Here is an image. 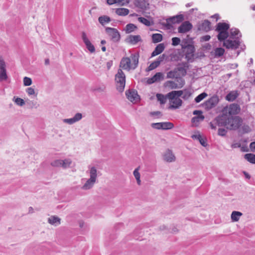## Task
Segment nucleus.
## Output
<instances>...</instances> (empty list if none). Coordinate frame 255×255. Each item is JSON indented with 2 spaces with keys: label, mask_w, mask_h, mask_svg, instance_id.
<instances>
[{
  "label": "nucleus",
  "mask_w": 255,
  "mask_h": 255,
  "mask_svg": "<svg viewBox=\"0 0 255 255\" xmlns=\"http://www.w3.org/2000/svg\"><path fill=\"white\" fill-rule=\"evenodd\" d=\"M227 131L225 128H219L218 131V134L220 136H224L227 134Z\"/></svg>",
  "instance_id": "603ef678"
},
{
  "label": "nucleus",
  "mask_w": 255,
  "mask_h": 255,
  "mask_svg": "<svg viewBox=\"0 0 255 255\" xmlns=\"http://www.w3.org/2000/svg\"><path fill=\"white\" fill-rule=\"evenodd\" d=\"M210 38H211V37L210 35H204V36H202L200 38V41L201 42L207 41H209L210 39Z\"/></svg>",
  "instance_id": "13d9d810"
},
{
  "label": "nucleus",
  "mask_w": 255,
  "mask_h": 255,
  "mask_svg": "<svg viewBox=\"0 0 255 255\" xmlns=\"http://www.w3.org/2000/svg\"><path fill=\"white\" fill-rule=\"evenodd\" d=\"M162 35L159 33H154L152 35V40L153 43H158L162 40Z\"/></svg>",
  "instance_id": "473e14b6"
},
{
  "label": "nucleus",
  "mask_w": 255,
  "mask_h": 255,
  "mask_svg": "<svg viewBox=\"0 0 255 255\" xmlns=\"http://www.w3.org/2000/svg\"><path fill=\"white\" fill-rule=\"evenodd\" d=\"M32 84V80L31 78L25 77L23 78V85L25 86H28Z\"/></svg>",
  "instance_id": "09e8293b"
},
{
  "label": "nucleus",
  "mask_w": 255,
  "mask_h": 255,
  "mask_svg": "<svg viewBox=\"0 0 255 255\" xmlns=\"http://www.w3.org/2000/svg\"><path fill=\"white\" fill-rule=\"evenodd\" d=\"M134 4L135 6L142 9H145L149 5L146 0H135Z\"/></svg>",
  "instance_id": "4be33fe9"
},
{
  "label": "nucleus",
  "mask_w": 255,
  "mask_h": 255,
  "mask_svg": "<svg viewBox=\"0 0 255 255\" xmlns=\"http://www.w3.org/2000/svg\"><path fill=\"white\" fill-rule=\"evenodd\" d=\"M243 214L239 211H233L231 214V219L233 222H237L239 220Z\"/></svg>",
  "instance_id": "c85d7f7f"
},
{
  "label": "nucleus",
  "mask_w": 255,
  "mask_h": 255,
  "mask_svg": "<svg viewBox=\"0 0 255 255\" xmlns=\"http://www.w3.org/2000/svg\"><path fill=\"white\" fill-rule=\"evenodd\" d=\"M138 64V56L132 54L131 59L128 57H124L120 62V67L124 70L129 71L130 69H135Z\"/></svg>",
  "instance_id": "7ed1b4c3"
},
{
  "label": "nucleus",
  "mask_w": 255,
  "mask_h": 255,
  "mask_svg": "<svg viewBox=\"0 0 255 255\" xmlns=\"http://www.w3.org/2000/svg\"><path fill=\"white\" fill-rule=\"evenodd\" d=\"M127 98L132 102H135L139 100V96L135 90H128L126 92Z\"/></svg>",
  "instance_id": "a211bd4d"
},
{
  "label": "nucleus",
  "mask_w": 255,
  "mask_h": 255,
  "mask_svg": "<svg viewBox=\"0 0 255 255\" xmlns=\"http://www.w3.org/2000/svg\"><path fill=\"white\" fill-rule=\"evenodd\" d=\"M49 224L57 226L61 224V219L56 216H51L48 219Z\"/></svg>",
  "instance_id": "b1692460"
},
{
  "label": "nucleus",
  "mask_w": 255,
  "mask_h": 255,
  "mask_svg": "<svg viewBox=\"0 0 255 255\" xmlns=\"http://www.w3.org/2000/svg\"><path fill=\"white\" fill-rule=\"evenodd\" d=\"M138 20L146 26H149L151 25V22L144 17H139L138 18Z\"/></svg>",
  "instance_id": "37998d69"
},
{
  "label": "nucleus",
  "mask_w": 255,
  "mask_h": 255,
  "mask_svg": "<svg viewBox=\"0 0 255 255\" xmlns=\"http://www.w3.org/2000/svg\"><path fill=\"white\" fill-rule=\"evenodd\" d=\"M219 100L217 96H213L204 103L205 109L209 110L214 107L218 103Z\"/></svg>",
  "instance_id": "9b49d317"
},
{
  "label": "nucleus",
  "mask_w": 255,
  "mask_h": 255,
  "mask_svg": "<svg viewBox=\"0 0 255 255\" xmlns=\"http://www.w3.org/2000/svg\"><path fill=\"white\" fill-rule=\"evenodd\" d=\"M126 41L128 43L132 45H135L138 42L141 41L142 39L140 36L139 35H129L127 37V38L126 39Z\"/></svg>",
  "instance_id": "dca6fc26"
},
{
  "label": "nucleus",
  "mask_w": 255,
  "mask_h": 255,
  "mask_svg": "<svg viewBox=\"0 0 255 255\" xmlns=\"http://www.w3.org/2000/svg\"><path fill=\"white\" fill-rule=\"evenodd\" d=\"M159 66L158 62L155 61L151 63L148 67V70H152Z\"/></svg>",
  "instance_id": "864d4df0"
},
{
  "label": "nucleus",
  "mask_w": 255,
  "mask_h": 255,
  "mask_svg": "<svg viewBox=\"0 0 255 255\" xmlns=\"http://www.w3.org/2000/svg\"><path fill=\"white\" fill-rule=\"evenodd\" d=\"M225 52V50L223 48H217L215 50L216 56H221Z\"/></svg>",
  "instance_id": "de8ad7c7"
},
{
  "label": "nucleus",
  "mask_w": 255,
  "mask_h": 255,
  "mask_svg": "<svg viewBox=\"0 0 255 255\" xmlns=\"http://www.w3.org/2000/svg\"><path fill=\"white\" fill-rule=\"evenodd\" d=\"M162 123H152L151 127L156 129H161Z\"/></svg>",
  "instance_id": "5fc2aeb1"
},
{
  "label": "nucleus",
  "mask_w": 255,
  "mask_h": 255,
  "mask_svg": "<svg viewBox=\"0 0 255 255\" xmlns=\"http://www.w3.org/2000/svg\"><path fill=\"white\" fill-rule=\"evenodd\" d=\"M86 172L89 175L90 178L82 179V180H85V183L81 187V189L84 190H90L94 187L97 182L99 173L96 167L91 166H88V170Z\"/></svg>",
  "instance_id": "f03ea898"
},
{
  "label": "nucleus",
  "mask_w": 255,
  "mask_h": 255,
  "mask_svg": "<svg viewBox=\"0 0 255 255\" xmlns=\"http://www.w3.org/2000/svg\"><path fill=\"white\" fill-rule=\"evenodd\" d=\"M239 94L237 91H233L226 95V100L230 102H232L236 100Z\"/></svg>",
  "instance_id": "bb28decb"
},
{
  "label": "nucleus",
  "mask_w": 255,
  "mask_h": 255,
  "mask_svg": "<svg viewBox=\"0 0 255 255\" xmlns=\"http://www.w3.org/2000/svg\"><path fill=\"white\" fill-rule=\"evenodd\" d=\"M241 111L240 107L237 104H232L226 106L222 110L223 114L227 116L235 115L239 114Z\"/></svg>",
  "instance_id": "6e6552de"
},
{
  "label": "nucleus",
  "mask_w": 255,
  "mask_h": 255,
  "mask_svg": "<svg viewBox=\"0 0 255 255\" xmlns=\"http://www.w3.org/2000/svg\"><path fill=\"white\" fill-rule=\"evenodd\" d=\"M182 50L185 53V58L187 60V61H189L193 58L195 51L194 45L189 46V47H186V48H184Z\"/></svg>",
  "instance_id": "f8f14e48"
},
{
  "label": "nucleus",
  "mask_w": 255,
  "mask_h": 255,
  "mask_svg": "<svg viewBox=\"0 0 255 255\" xmlns=\"http://www.w3.org/2000/svg\"><path fill=\"white\" fill-rule=\"evenodd\" d=\"M13 101L18 106H23L25 104L24 101L18 97H14L13 98Z\"/></svg>",
  "instance_id": "4c0bfd02"
},
{
  "label": "nucleus",
  "mask_w": 255,
  "mask_h": 255,
  "mask_svg": "<svg viewBox=\"0 0 255 255\" xmlns=\"http://www.w3.org/2000/svg\"><path fill=\"white\" fill-rule=\"evenodd\" d=\"M99 22L103 25L111 21V18L107 15L100 16L98 18Z\"/></svg>",
  "instance_id": "7c9ffc66"
},
{
  "label": "nucleus",
  "mask_w": 255,
  "mask_h": 255,
  "mask_svg": "<svg viewBox=\"0 0 255 255\" xmlns=\"http://www.w3.org/2000/svg\"><path fill=\"white\" fill-rule=\"evenodd\" d=\"M177 70V72L179 71L182 73L183 76H184L186 74V70L185 68L183 67H180L176 68Z\"/></svg>",
  "instance_id": "4d7b16f0"
},
{
  "label": "nucleus",
  "mask_w": 255,
  "mask_h": 255,
  "mask_svg": "<svg viewBox=\"0 0 255 255\" xmlns=\"http://www.w3.org/2000/svg\"><path fill=\"white\" fill-rule=\"evenodd\" d=\"M51 165L53 167H62V159H56L51 163Z\"/></svg>",
  "instance_id": "a18cd8bd"
},
{
  "label": "nucleus",
  "mask_w": 255,
  "mask_h": 255,
  "mask_svg": "<svg viewBox=\"0 0 255 255\" xmlns=\"http://www.w3.org/2000/svg\"><path fill=\"white\" fill-rule=\"evenodd\" d=\"M242 119L239 116L227 118V128L230 130L238 129L242 125Z\"/></svg>",
  "instance_id": "0eeeda50"
},
{
  "label": "nucleus",
  "mask_w": 255,
  "mask_h": 255,
  "mask_svg": "<svg viewBox=\"0 0 255 255\" xmlns=\"http://www.w3.org/2000/svg\"><path fill=\"white\" fill-rule=\"evenodd\" d=\"M82 38L84 42L86 48L91 53H94L95 51L94 46L91 43L89 39L87 36L85 32H83L82 34Z\"/></svg>",
  "instance_id": "ddd939ff"
},
{
  "label": "nucleus",
  "mask_w": 255,
  "mask_h": 255,
  "mask_svg": "<svg viewBox=\"0 0 255 255\" xmlns=\"http://www.w3.org/2000/svg\"><path fill=\"white\" fill-rule=\"evenodd\" d=\"M171 40L172 45L174 46L179 45L181 42L180 39L178 37H173Z\"/></svg>",
  "instance_id": "8fccbe9b"
},
{
  "label": "nucleus",
  "mask_w": 255,
  "mask_h": 255,
  "mask_svg": "<svg viewBox=\"0 0 255 255\" xmlns=\"http://www.w3.org/2000/svg\"><path fill=\"white\" fill-rule=\"evenodd\" d=\"M183 94L182 91H173L167 94V97L169 100L171 109H178L181 106L182 101L179 97Z\"/></svg>",
  "instance_id": "20e7f679"
},
{
  "label": "nucleus",
  "mask_w": 255,
  "mask_h": 255,
  "mask_svg": "<svg viewBox=\"0 0 255 255\" xmlns=\"http://www.w3.org/2000/svg\"><path fill=\"white\" fill-rule=\"evenodd\" d=\"M207 96V94L205 92H203L198 96H197L195 99V101L196 103H198L200 102L202 100L205 98Z\"/></svg>",
  "instance_id": "79ce46f5"
},
{
  "label": "nucleus",
  "mask_w": 255,
  "mask_h": 255,
  "mask_svg": "<svg viewBox=\"0 0 255 255\" xmlns=\"http://www.w3.org/2000/svg\"><path fill=\"white\" fill-rule=\"evenodd\" d=\"M178 76V74L177 73V70L176 69V68L167 73V78H177Z\"/></svg>",
  "instance_id": "f704fd0d"
},
{
  "label": "nucleus",
  "mask_w": 255,
  "mask_h": 255,
  "mask_svg": "<svg viewBox=\"0 0 255 255\" xmlns=\"http://www.w3.org/2000/svg\"><path fill=\"white\" fill-rule=\"evenodd\" d=\"M250 147L251 151H255V142H252L250 143Z\"/></svg>",
  "instance_id": "680f3d73"
},
{
  "label": "nucleus",
  "mask_w": 255,
  "mask_h": 255,
  "mask_svg": "<svg viewBox=\"0 0 255 255\" xmlns=\"http://www.w3.org/2000/svg\"><path fill=\"white\" fill-rule=\"evenodd\" d=\"M152 78L155 82L160 81L163 78V74L160 72L156 73Z\"/></svg>",
  "instance_id": "49530a36"
},
{
  "label": "nucleus",
  "mask_w": 255,
  "mask_h": 255,
  "mask_svg": "<svg viewBox=\"0 0 255 255\" xmlns=\"http://www.w3.org/2000/svg\"><path fill=\"white\" fill-rule=\"evenodd\" d=\"M210 127L213 129H216L217 128V126H218L217 124L215 122V120L210 123Z\"/></svg>",
  "instance_id": "052dcab7"
},
{
  "label": "nucleus",
  "mask_w": 255,
  "mask_h": 255,
  "mask_svg": "<svg viewBox=\"0 0 255 255\" xmlns=\"http://www.w3.org/2000/svg\"><path fill=\"white\" fill-rule=\"evenodd\" d=\"M113 64V63L112 61H109L107 63V67L108 69H110Z\"/></svg>",
  "instance_id": "69168bd1"
},
{
  "label": "nucleus",
  "mask_w": 255,
  "mask_h": 255,
  "mask_svg": "<svg viewBox=\"0 0 255 255\" xmlns=\"http://www.w3.org/2000/svg\"><path fill=\"white\" fill-rule=\"evenodd\" d=\"M245 158L249 162L255 164V155L252 153H247L245 155Z\"/></svg>",
  "instance_id": "72a5a7b5"
},
{
  "label": "nucleus",
  "mask_w": 255,
  "mask_h": 255,
  "mask_svg": "<svg viewBox=\"0 0 255 255\" xmlns=\"http://www.w3.org/2000/svg\"><path fill=\"white\" fill-rule=\"evenodd\" d=\"M193 115H202V112L201 111H198V110H195L193 112Z\"/></svg>",
  "instance_id": "0e129e2a"
},
{
  "label": "nucleus",
  "mask_w": 255,
  "mask_h": 255,
  "mask_svg": "<svg viewBox=\"0 0 255 255\" xmlns=\"http://www.w3.org/2000/svg\"><path fill=\"white\" fill-rule=\"evenodd\" d=\"M212 18H216V21H217L220 18L218 14H215L211 16Z\"/></svg>",
  "instance_id": "338daca9"
},
{
  "label": "nucleus",
  "mask_w": 255,
  "mask_h": 255,
  "mask_svg": "<svg viewBox=\"0 0 255 255\" xmlns=\"http://www.w3.org/2000/svg\"><path fill=\"white\" fill-rule=\"evenodd\" d=\"M165 58V55L162 54L159 56L158 58L155 61V62H158V65H159L161 62H162Z\"/></svg>",
  "instance_id": "6e6d98bb"
},
{
  "label": "nucleus",
  "mask_w": 255,
  "mask_h": 255,
  "mask_svg": "<svg viewBox=\"0 0 255 255\" xmlns=\"http://www.w3.org/2000/svg\"><path fill=\"white\" fill-rule=\"evenodd\" d=\"M242 35L240 31L235 28H231L227 38L224 40L223 46L227 49H235L240 45V38Z\"/></svg>",
  "instance_id": "f257e3e1"
},
{
  "label": "nucleus",
  "mask_w": 255,
  "mask_h": 255,
  "mask_svg": "<svg viewBox=\"0 0 255 255\" xmlns=\"http://www.w3.org/2000/svg\"><path fill=\"white\" fill-rule=\"evenodd\" d=\"M106 87L104 84L97 85L95 88L94 91L97 92H104L106 90Z\"/></svg>",
  "instance_id": "c03bdc74"
},
{
  "label": "nucleus",
  "mask_w": 255,
  "mask_h": 255,
  "mask_svg": "<svg viewBox=\"0 0 255 255\" xmlns=\"http://www.w3.org/2000/svg\"><path fill=\"white\" fill-rule=\"evenodd\" d=\"M204 118L205 117L203 115H198L192 119V122L195 126L197 127L200 122L204 120Z\"/></svg>",
  "instance_id": "c756f323"
},
{
  "label": "nucleus",
  "mask_w": 255,
  "mask_h": 255,
  "mask_svg": "<svg viewBox=\"0 0 255 255\" xmlns=\"http://www.w3.org/2000/svg\"><path fill=\"white\" fill-rule=\"evenodd\" d=\"M26 93L29 96L34 95L36 96V94H35L34 89L32 87L28 88L26 90Z\"/></svg>",
  "instance_id": "3c124183"
},
{
  "label": "nucleus",
  "mask_w": 255,
  "mask_h": 255,
  "mask_svg": "<svg viewBox=\"0 0 255 255\" xmlns=\"http://www.w3.org/2000/svg\"><path fill=\"white\" fill-rule=\"evenodd\" d=\"M106 31L113 42H117L120 40L121 36L117 29L107 27L106 28Z\"/></svg>",
  "instance_id": "1a4fd4ad"
},
{
  "label": "nucleus",
  "mask_w": 255,
  "mask_h": 255,
  "mask_svg": "<svg viewBox=\"0 0 255 255\" xmlns=\"http://www.w3.org/2000/svg\"><path fill=\"white\" fill-rule=\"evenodd\" d=\"M198 29L199 30H202L208 32L211 30V23L208 20H204L201 23H199Z\"/></svg>",
  "instance_id": "6ab92c4d"
},
{
  "label": "nucleus",
  "mask_w": 255,
  "mask_h": 255,
  "mask_svg": "<svg viewBox=\"0 0 255 255\" xmlns=\"http://www.w3.org/2000/svg\"><path fill=\"white\" fill-rule=\"evenodd\" d=\"M156 97L158 101L160 102L161 104H165L166 101V99L167 98V95L165 97L163 95L161 94H157Z\"/></svg>",
  "instance_id": "58836bf2"
},
{
  "label": "nucleus",
  "mask_w": 255,
  "mask_h": 255,
  "mask_svg": "<svg viewBox=\"0 0 255 255\" xmlns=\"http://www.w3.org/2000/svg\"><path fill=\"white\" fill-rule=\"evenodd\" d=\"M163 160L168 162H174L176 157L171 150L167 149L163 155Z\"/></svg>",
  "instance_id": "f3484780"
},
{
  "label": "nucleus",
  "mask_w": 255,
  "mask_h": 255,
  "mask_svg": "<svg viewBox=\"0 0 255 255\" xmlns=\"http://www.w3.org/2000/svg\"><path fill=\"white\" fill-rule=\"evenodd\" d=\"M191 137L193 139L198 140L202 146L206 147L207 145L206 139L203 138L202 136L198 132L196 134H193L191 136Z\"/></svg>",
  "instance_id": "393cba45"
},
{
  "label": "nucleus",
  "mask_w": 255,
  "mask_h": 255,
  "mask_svg": "<svg viewBox=\"0 0 255 255\" xmlns=\"http://www.w3.org/2000/svg\"><path fill=\"white\" fill-rule=\"evenodd\" d=\"M190 96V93L188 92H185L184 95L182 97L184 99H187Z\"/></svg>",
  "instance_id": "e2e57ef3"
},
{
  "label": "nucleus",
  "mask_w": 255,
  "mask_h": 255,
  "mask_svg": "<svg viewBox=\"0 0 255 255\" xmlns=\"http://www.w3.org/2000/svg\"><path fill=\"white\" fill-rule=\"evenodd\" d=\"M82 117L83 116L82 114L78 113H76L72 118L63 119V122L65 124L71 125L80 121L82 119Z\"/></svg>",
  "instance_id": "4468645a"
},
{
  "label": "nucleus",
  "mask_w": 255,
  "mask_h": 255,
  "mask_svg": "<svg viewBox=\"0 0 255 255\" xmlns=\"http://www.w3.org/2000/svg\"><path fill=\"white\" fill-rule=\"evenodd\" d=\"M138 170H139L138 168L135 169L133 171V175H134L135 178L136 180L137 184L140 185V184H141V181L140 179V173H139Z\"/></svg>",
  "instance_id": "e433bc0d"
},
{
  "label": "nucleus",
  "mask_w": 255,
  "mask_h": 255,
  "mask_svg": "<svg viewBox=\"0 0 255 255\" xmlns=\"http://www.w3.org/2000/svg\"><path fill=\"white\" fill-rule=\"evenodd\" d=\"M242 128L245 133H248L251 131V129L249 126H244Z\"/></svg>",
  "instance_id": "bf43d9fd"
},
{
  "label": "nucleus",
  "mask_w": 255,
  "mask_h": 255,
  "mask_svg": "<svg viewBox=\"0 0 255 255\" xmlns=\"http://www.w3.org/2000/svg\"><path fill=\"white\" fill-rule=\"evenodd\" d=\"M136 28V26L134 24L129 23L126 25L125 30L126 33H130L134 31Z\"/></svg>",
  "instance_id": "2f4dec72"
},
{
  "label": "nucleus",
  "mask_w": 255,
  "mask_h": 255,
  "mask_svg": "<svg viewBox=\"0 0 255 255\" xmlns=\"http://www.w3.org/2000/svg\"><path fill=\"white\" fill-rule=\"evenodd\" d=\"M227 116L223 115L221 116H218L215 119V122L218 127L225 126L227 127Z\"/></svg>",
  "instance_id": "aec40b11"
},
{
  "label": "nucleus",
  "mask_w": 255,
  "mask_h": 255,
  "mask_svg": "<svg viewBox=\"0 0 255 255\" xmlns=\"http://www.w3.org/2000/svg\"><path fill=\"white\" fill-rule=\"evenodd\" d=\"M115 10L118 15L121 16H125L129 12V10L126 8H117L115 9Z\"/></svg>",
  "instance_id": "a878e982"
},
{
  "label": "nucleus",
  "mask_w": 255,
  "mask_h": 255,
  "mask_svg": "<svg viewBox=\"0 0 255 255\" xmlns=\"http://www.w3.org/2000/svg\"><path fill=\"white\" fill-rule=\"evenodd\" d=\"M130 0H107V3L109 5L118 4L120 6L127 5Z\"/></svg>",
  "instance_id": "412c9836"
},
{
  "label": "nucleus",
  "mask_w": 255,
  "mask_h": 255,
  "mask_svg": "<svg viewBox=\"0 0 255 255\" xmlns=\"http://www.w3.org/2000/svg\"><path fill=\"white\" fill-rule=\"evenodd\" d=\"M183 20V16L182 14L177 15L168 19V21L172 23H180Z\"/></svg>",
  "instance_id": "cd10ccee"
},
{
  "label": "nucleus",
  "mask_w": 255,
  "mask_h": 255,
  "mask_svg": "<svg viewBox=\"0 0 255 255\" xmlns=\"http://www.w3.org/2000/svg\"><path fill=\"white\" fill-rule=\"evenodd\" d=\"M165 49V46L163 43H160L155 48L154 51L151 53V57H154L161 53Z\"/></svg>",
  "instance_id": "5701e85b"
},
{
  "label": "nucleus",
  "mask_w": 255,
  "mask_h": 255,
  "mask_svg": "<svg viewBox=\"0 0 255 255\" xmlns=\"http://www.w3.org/2000/svg\"><path fill=\"white\" fill-rule=\"evenodd\" d=\"M115 80L117 90L123 92L125 87L126 75L121 69H118Z\"/></svg>",
  "instance_id": "423d86ee"
},
{
  "label": "nucleus",
  "mask_w": 255,
  "mask_h": 255,
  "mask_svg": "<svg viewBox=\"0 0 255 255\" xmlns=\"http://www.w3.org/2000/svg\"><path fill=\"white\" fill-rule=\"evenodd\" d=\"M167 229V227L165 225H162L160 227V230L161 231H165V230H166Z\"/></svg>",
  "instance_id": "774afa93"
},
{
  "label": "nucleus",
  "mask_w": 255,
  "mask_h": 255,
  "mask_svg": "<svg viewBox=\"0 0 255 255\" xmlns=\"http://www.w3.org/2000/svg\"><path fill=\"white\" fill-rule=\"evenodd\" d=\"M192 28V25L189 21L183 22L178 28V31L180 33H185L190 31Z\"/></svg>",
  "instance_id": "2eb2a0df"
},
{
  "label": "nucleus",
  "mask_w": 255,
  "mask_h": 255,
  "mask_svg": "<svg viewBox=\"0 0 255 255\" xmlns=\"http://www.w3.org/2000/svg\"><path fill=\"white\" fill-rule=\"evenodd\" d=\"M173 124L170 122L162 123L161 129H171L173 127Z\"/></svg>",
  "instance_id": "a19ab883"
},
{
  "label": "nucleus",
  "mask_w": 255,
  "mask_h": 255,
  "mask_svg": "<svg viewBox=\"0 0 255 255\" xmlns=\"http://www.w3.org/2000/svg\"><path fill=\"white\" fill-rule=\"evenodd\" d=\"M72 163V160L70 159H65L62 160V167L63 168H67L70 167Z\"/></svg>",
  "instance_id": "ea45409f"
},
{
  "label": "nucleus",
  "mask_w": 255,
  "mask_h": 255,
  "mask_svg": "<svg viewBox=\"0 0 255 255\" xmlns=\"http://www.w3.org/2000/svg\"><path fill=\"white\" fill-rule=\"evenodd\" d=\"M7 79L5 63L2 58H0V81H5Z\"/></svg>",
  "instance_id": "9d476101"
},
{
  "label": "nucleus",
  "mask_w": 255,
  "mask_h": 255,
  "mask_svg": "<svg viewBox=\"0 0 255 255\" xmlns=\"http://www.w3.org/2000/svg\"><path fill=\"white\" fill-rule=\"evenodd\" d=\"M192 45H193L192 41L187 39H184L182 40L181 44V48L182 49H183Z\"/></svg>",
  "instance_id": "c9c22d12"
},
{
  "label": "nucleus",
  "mask_w": 255,
  "mask_h": 255,
  "mask_svg": "<svg viewBox=\"0 0 255 255\" xmlns=\"http://www.w3.org/2000/svg\"><path fill=\"white\" fill-rule=\"evenodd\" d=\"M229 28V25L227 23L219 22L217 24L216 30L219 33L217 37L220 41L224 42L228 38L229 33L227 31Z\"/></svg>",
  "instance_id": "39448f33"
}]
</instances>
